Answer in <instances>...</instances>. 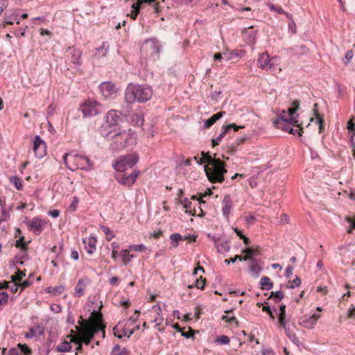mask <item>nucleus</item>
<instances>
[{
	"label": "nucleus",
	"instance_id": "obj_56",
	"mask_svg": "<svg viewBox=\"0 0 355 355\" xmlns=\"http://www.w3.org/2000/svg\"><path fill=\"white\" fill-rule=\"evenodd\" d=\"M78 202H79L78 198L76 196L73 197V200L69 206V209L71 211H75L77 209Z\"/></svg>",
	"mask_w": 355,
	"mask_h": 355
},
{
	"label": "nucleus",
	"instance_id": "obj_36",
	"mask_svg": "<svg viewBox=\"0 0 355 355\" xmlns=\"http://www.w3.org/2000/svg\"><path fill=\"white\" fill-rule=\"evenodd\" d=\"M18 14L13 12L10 16H6L4 22L7 24H13V21H16L17 24H19L20 19H18Z\"/></svg>",
	"mask_w": 355,
	"mask_h": 355
},
{
	"label": "nucleus",
	"instance_id": "obj_55",
	"mask_svg": "<svg viewBox=\"0 0 355 355\" xmlns=\"http://www.w3.org/2000/svg\"><path fill=\"white\" fill-rule=\"evenodd\" d=\"M222 320L229 323H235L236 326L239 325V322L235 317L229 318L227 315H223Z\"/></svg>",
	"mask_w": 355,
	"mask_h": 355
},
{
	"label": "nucleus",
	"instance_id": "obj_3",
	"mask_svg": "<svg viewBox=\"0 0 355 355\" xmlns=\"http://www.w3.org/2000/svg\"><path fill=\"white\" fill-rule=\"evenodd\" d=\"M153 95L151 87L148 85L130 84L125 93V98L128 103H145L150 100Z\"/></svg>",
	"mask_w": 355,
	"mask_h": 355
},
{
	"label": "nucleus",
	"instance_id": "obj_37",
	"mask_svg": "<svg viewBox=\"0 0 355 355\" xmlns=\"http://www.w3.org/2000/svg\"><path fill=\"white\" fill-rule=\"evenodd\" d=\"M10 182L15 185V188L17 190L22 189V187H23L22 182H23V181L19 177H17V176H12L10 178Z\"/></svg>",
	"mask_w": 355,
	"mask_h": 355
},
{
	"label": "nucleus",
	"instance_id": "obj_13",
	"mask_svg": "<svg viewBox=\"0 0 355 355\" xmlns=\"http://www.w3.org/2000/svg\"><path fill=\"white\" fill-rule=\"evenodd\" d=\"M99 89L105 98H108L112 94H116L117 91L115 85L109 81L102 83L99 85Z\"/></svg>",
	"mask_w": 355,
	"mask_h": 355
},
{
	"label": "nucleus",
	"instance_id": "obj_33",
	"mask_svg": "<svg viewBox=\"0 0 355 355\" xmlns=\"http://www.w3.org/2000/svg\"><path fill=\"white\" fill-rule=\"evenodd\" d=\"M71 335L69 336L70 337V341L71 343H73L75 344L80 345L83 344V338L82 335H77L75 334V332L73 330L71 331Z\"/></svg>",
	"mask_w": 355,
	"mask_h": 355
},
{
	"label": "nucleus",
	"instance_id": "obj_58",
	"mask_svg": "<svg viewBox=\"0 0 355 355\" xmlns=\"http://www.w3.org/2000/svg\"><path fill=\"white\" fill-rule=\"evenodd\" d=\"M278 318L279 326L283 327L286 330V331H287L286 315H279Z\"/></svg>",
	"mask_w": 355,
	"mask_h": 355
},
{
	"label": "nucleus",
	"instance_id": "obj_26",
	"mask_svg": "<svg viewBox=\"0 0 355 355\" xmlns=\"http://www.w3.org/2000/svg\"><path fill=\"white\" fill-rule=\"evenodd\" d=\"M261 288L262 290H270L273 286V283L268 277H263L260 280Z\"/></svg>",
	"mask_w": 355,
	"mask_h": 355
},
{
	"label": "nucleus",
	"instance_id": "obj_52",
	"mask_svg": "<svg viewBox=\"0 0 355 355\" xmlns=\"http://www.w3.org/2000/svg\"><path fill=\"white\" fill-rule=\"evenodd\" d=\"M162 311H161V309L160 307L158 308V312H157V317L155 318L153 322L155 323L156 326H159L161 325V324L162 323L164 319L162 317V315H160V313H161Z\"/></svg>",
	"mask_w": 355,
	"mask_h": 355
},
{
	"label": "nucleus",
	"instance_id": "obj_63",
	"mask_svg": "<svg viewBox=\"0 0 355 355\" xmlns=\"http://www.w3.org/2000/svg\"><path fill=\"white\" fill-rule=\"evenodd\" d=\"M301 284V279L300 277H296L295 279L293 281L292 284L290 286H288L289 288H294L295 287H297Z\"/></svg>",
	"mask_w": 355,
	"mask_h": 355
},
{
	"label": "nucleus",
	"instance_id": "obj_46",
	"mask_svg": "<svg viewBox=\"0 0 355 355\" xmlns=\"http://www.w3.org/2000/svg\"><path fill=\"white\" fill-rule=\"evenodd\" d=\"M148 43L150 44V48L153 50L154 52L159 53L160 49L159 44L155 41L154 39L148 41Z\"/></svg>",
	"mask_w": 355,
	"mask_h": 355
},
{
	"label": "nucleus",
	"instance_id": "obj_45",
	"mask_svg": "<svg viewBox=\"0 0 355 355\" xmlns=\"http://www.w3.org/2000/svg\"><path fill=\"white\" fill-rule=\"evenodd\" d=\"M229 343L230 338L225 335H222L215 340V343L219 345H226L228 344Z\"/></svg>",
	"mask_w": 355,
	"mask_h": 355
},
{
	"label": "nucleus",
	"instance_id": "obj_44",
	"mask_svg": "<svg viewBox=\"0 0 355 355\" xmlns=\"http://www.w3.org/2000/svg\"><path fill=\"white\" fill-rule=\"evenodd\" d=\"M26 276V270L21 271L19 269L17 270V272L15 275L11 276V279L12 282H20L24 277Z\"/></svg>",
	"mask_w": 355,
	"mask_h": 355
},
{
	"label": "nucleus",
	"instance_id": "obj_10",
	"mask_svg": "<svg viewBox=\"0 0 355 355\" xmlns=\"http://www.w3.org/2000/svg\"><path fill=\"white\" fill-rule=\"evenodd\" d=\"M46 144L42 138L37 135L33 141V150L35 156L37 158H42L46 155Z\"/></svg>",
	"mask_w": 355,
	"mask_h": 355
},
{
	"label": "nucleus",
	"instance_id": "obj_41",
	"mask_svg": "<svg viewBox=\"0 0 355 355\" xmlns=\"http://www.w3.org/2000/svg\"><path fill=\"white\" fill-rule=\"evenodd\" d=\"M170 239L172 241L173 247V248H177L178 245V242L179 241L183 240V236H182L179 233H175V234H172L170 236Z\"/></svg>",
	"mask_w": 355,
	"mask_h": 355
},
{
	"label": "nucleus",
	"instance_id": "obj_53",
	"mask_svg": "<svg viewBox=\"0 0 355 355\" xmlns=\"http://www.w3.org/2000/svg\"><path fill=\"white\" fill-rule=\"evenodd\" d=\"M64 291V286H59L52 288V294L53 295H59Z\"/></svg>",
	"mask_w": 355,
	"mask_h": 355
},
{
	"label": "nucleus",
	"instance_id": "obj_19",
	"mask_svg": "<svg viewBox=\"0 0 355 355\" xmlns=\"http://www.w3.org/2000/svg\"><path fill=\"white\" fill-rule=\"evenodd\" d=\"M44 333V329L42 326L36 325L29 328L28 332L26 333L25 337L26 338H32L34 336H42Z\"/></svg>",
	"mask_w": 355,
	"mask_h": 355
},
{
	"label": "nucleus",
	"instance_id": "obj_43",
	"mask_svg": "<svg viewBox=\"0 0 355 355\" xmlns=\"http://www.w3.org/2000/svg\"><path fill=\"white\" fill-rule=\"evenodd\" d=\"M15 246L20 248L24 252L27 250V245L24 241V236H21L16 242Z\"/></svg>",
	"mask_w": 355,
	"mask_h": 355
},
{
	"label": "nucleus",
	"instance_id": "obj_25",
	"mask_svg": "<svg viewBox=\"0 0 355 355\" xmlns=\"http://www.w3.org/2000/svg\"><path fill=\"white\" fill-rule=\"evenodd\" d=\"M318 104L315 103L313 105V110L314 112V115L316 117V123L319 125V132H322V130L324 129V119L323 117L318 113Z\"/></svg>",
	"mask_w": 355,
	"mask_h": 355
},
{
	"label": "nucleus",
	"instance_id": "obj_14",
	"mask_svg": "<svg viewBox=\"0 0 355 355\" xmlns=\"http://www.w3.org/2000/svg\"><path fill=\"white\" fill-rule=\"evenodd\" d=\"M67 53L70 55V61L71 63L77 66H80L82 64V53L79 49H76L73 47H69Z\"/></svg>",
	"mask_w": 355,
	"mask_h": 355
},
{
	"label": "nucleus",
	"instance_id": "obj_34",
	"mask_svg": "<svg viewBox=\"0 0 355 355\" xmlns=\"http://www.w3.org/2000/svg\"><path fill=\"white\" fill-rule=\"evenodd\" d=\"M250 271L255 277H258L260 272L262 271V268L254 261V263H251V266H250Z\"/></svg>",
	"mask_w": 355,
	"mask_h": 355
},
{
	"label": "nucleus",
	"instance_id": "obj_5",
	"mask_svg": "<svg viewBox=\"0 0 355 355\" xmlns=\"http://www.w3.org/2000/svg\"><path fill=\"white\" fill-rule=\"evenodd\" d=\"M139 160L137 154H128L121 156L113 164L114 169L119 172H124L128 168L133 167Z\"/></svg>",
	"mask_w": 355,
	"mask_h": 355
},
{
	"label": "nucleus",
	"instance_id": "obj_39",
	"mask_svg": "<svg viewBox=\"0 0 355 355\" xmlns=\"http://www.w3.org/2000/svg\"><path fill=\"white\" fill-rule=\"evenodd\" d=\"M227 133V129H225V125H223L222 132L216 138L212 139L213 146H215L218 145L222 139L226 135Z\"/></svg>",
	"mask_w": 355,
	"mask_h": 355
},
{
	"label": "nucleus",
	"instance_id": "obj_20",
	"mask_svg": "<svg viewBox=\"0 0 355 355\" xmlns=\"http://www.w3.org/2000/svg\"><path fill=\"white\" fill-rule=\"evenodd\" d=\"M225 114V112L220 111L212 115L209 119H207L204 123V128L208 129L213 125L217 121L222 118Z\"/></svg>",
	"mask_w": 355,
	"mask_h": 355
},
{
	"label": "nucleus",
	"instance_id": "obj_21",
	"mask_svg": "<svg viewBox=\"0 0 355 355\" xmlns=\"http://www.w3.org/2000/svg\"><path fill=\"white\" fill-rule=\"evenodd\" d=\"M242 252L245 254L243 257L244 261L249 260L250 263H254L256 260L253 258L254 256L258 255L259 250L252 248H248L242 250Z\"/></svg>",
	"mask_w": 355,
	"mask_h": 355
},
{
	"label": "nucleus",
	"instance_id": "obj_31",
	"mask_svg": "<svg viewBox=\"0 0 355 355\" xmlns=\"http://www.w3.org/2000/svg\"><path fill=\"white\" fill-rule=\"evenodd\" d=\"M110 355H129V353L125 348L121 349L120 345H116L112 348Z\"/></svg>",
	"mask_w": 355,
	"mask_h": 355
},
{
	"label": "nucleus",
	"instance_id": "obj_30",
	"mask_svg": "<svg viewBox=\"0 0 355 355\" xmlns=\"http://www.w3.org/2000/svg\"><path fill=\"white\" fill-rule=\"evenodd\" d=\"M0 204L1 207V218L0 219V223L3 221H6L10 218L9 211H8L6 208V202L5 201L0 200Z\"/></svg>",
	"mask_w": 355,
	"mask_h": 355
},
{
	"label": "nucleus",
	"instance_id": "obj_1",
	"mask_svg": "<svg viewBox=\"0 0 355 355\" xmlns=\"http://www.w3.org/2000/svg\"><path fill=\"white\" fill-rule=\"evenodd\" d=\"M202 157L198 161V164L207 163L211 166H205V171L208 180L211 183L223 182L225 180L224 174L227 172L225 168V163L218 158H212L209 153L202 152Z\"/></svg>",
	"mask_w": 355,
	"mask_h": 355
},
{
	"label": "nucleus",
	"instance_id": "obj_8",
	"mask_svg": "<svg viewBox=\"0 0 355 355\" xmlns=\"http://www.w3.org/2000/svg\"><path fill=\"white\" fill-rule=\"evenodd\" d=\"M122 121V114L121 112L112 110H110L105 116V122L103 125V128H113V131L120 130L119 124Z\"/></svg>",
	"mask_w": 355,
	"mask_h": 355
},
{
	"label": "nucleus",
	"instance_id": "obj_49",
	"mask_svg": "<svg viewBox=\"0 0 355 355\" xmlns=\"http://www.w3.org/2000/svg\"><path fill=\"white\" fill-rule=\"evenodd\" d=\"M238 54L235 52H223V60L229 61L232 60L234 57H237Z\"/></svg>",
	"mask_w": 355,
	"mask_h": 355
},
{
	"label": "nucleus",
	"instance_id": "obj_27",
	"mask_svg": "<svg viewBox=\"0 0 355 355\" xmlns=\"http://www.w3.org/2000/svg\"><path fill=\"white\" fill-rule=\"evenodd\" d=\"M245 37L248 40V42L249 44H254L256 40V33L254 31L252 30V27H249L248 30L245 31L244 33Z\"/></svg>",
	"mask_w": 355,
	"mask_h": 355
},
{
	"label": "nucleus",
	"instance_id": "obj_60",
	"mask_svg": "<svg viewBox=\"0 0 355 355\" xmlns=\"http://www.w3.org/2000/svg\"><path fill=\"white\" fill-rule=\"evenodd\" d=\"M295 51L298 53L304 54V53H307L308 49L304 45H300V46H295Z\"/></svg>",
	"mask_w": 355,
	"mask_h": 355
},
{
	"label": "nucleus",
	"instance_id": "obj_51",
	"mask_svg": "<svg viewBox=\"0 0 355 355\" xmlns=\"http://www.w3.org/2000/svg\"><path fill=\"white\" fill-rule=\"evenodd\" d=\"M181 203L187 209V211H189V213H191V202L188 198H185L184 200L181 201Z\"/></svg>",
	"mask_w": 355,
	"mask_h": 355
},
{
	"label": "nucleus",
	"instance_id": "obj_9",
	"mask_svg": "<svg viewBox=\"0 0 355 355\" xmlns=\"http://www.w3.org/2000/svg\"><path fill=\"white\" fill-rule=\"evenodd\" d=\"M98 103L96 101L85 102L81 107L80 111L84 117L96 116L99 113Z\"/></svg>",
	"mask_w": 355,
	"mask_h": 355
},
{
	"label": "nucleus",
	"instance_id": "obj_47",
	"mask_svg": "<svg viewBox=\"0 0 355 355\" xmlns=\"http://www.w3.org/2000/svg\"><path fill=\"white\" fill-rule=\"evenodd\" d=\"M230 249V243L228 241H223L218 245V252H228Z\"/></svg>",
	"mask_w": 355,
	"mask_h": 355
},
{
	"label": "nucleus",
	"instance_id": "obj_28",
	"mask_svg": "<svg viewBox=\"0 0 355 355\" xmlns=\"http://www.w3.org/2000/svg\"><path fill=\"white\" fill-rule=\"evenodd\" d=\"M105 42H103L100 46L96 48V53L94 56L98 58L104 57L107 54V47H105Z\"/></svg>",
	"mask_w": 355,
	"mask_h": 355
},
{
	"label": "nucleus",
	"instance_id": "obj_29",
	"mask_svg": "<svg viewBox=\"0 0 355 355\" xmlns=\"http://www.w3.org/2000/svg\"><path fill=\"white\" fill-rule=\"evenodd\" d=\"M71 349V342L64 340L56 347V350L60 352H67Z\"/></svg>",
	"mask_w": 355,
	"mask_h": 355
},
{
	"label": "nucleus",
	"instance_id": "obj_7",
	"mask_svg": "<svg viewBox=\"0 0 355 355\" xmlns=\"http://www.w3.org/2000/svg\"><path fill=\"white\" fill-rule=\"evenodd\" d=\"M112 138L113 141L111 143V146L114 150H120L128 147L129 142L132 139V137L125 130L115 133Z\"/></svg>",
	"mask_w": 355,
	"mask_h": 355
},
{
	"label": "nucleus",
	"instance_id": "obj_23",
	"mask_svg": "<svg viewBox=\"0 0 355 355\" xmlns=\"http://www.w3.org/2000/svg\"><path fill=\"white\" fill-rule=\"evenodd\" d=\"M103 315L101 312L94 310L91 313V317L88 320L91 323L96 324L98 327H104L105 324L101 322Z\"/></svg>",
	"mask_w": 355,
	"mask_h": 355
},
{
	"label": "nucleus",
	"instance_id": "obj_64",
	"mask_svg": "<svg viewBox=\"0 0 355 355\" xmlns=\"http://www.w3.org/2000/svg\"><path fill=\"white\" fill-rule=\"evenodd\" d=\"M8 355H23V354H20L19 349L18 347L17 346V347L10 348L9 349V351L8 352Z\"/></svg>",
	"mask_w": 355,
	"mask_h": 355
},
{
	"label": "nucleus",
	"instance_id": "obj_18",
	"mask_svg": "<svg viewBox=\"0 0 355 355\" xmlns=\"http://www.w3.org/2000/svg\"><path fill=\"white\" fill-rule=\"evenodd\" d=\"M156 0H137L136 3H133L132 5V8L133 10L132 11L130 15L131 18L135 19L139 13L141 5L143 3H151L155 2Z\"/></svg>",
	"mask_w": 355,
	"mask_h": 355
},
{
	"label": "nucleus",
	"instance_id": "obj_24",
	"mask_svg": "<svg viewBox=\"0 0 355 355\" xmlns=\"http://www.w3.org/2000/svg\"><path fill=\"white\" fill-rule=\"evenodd\" d=\"M86 284L83 279H80L75 287V295L78 297H81L85 293Z\"/></svg>",
	"mask_w": 355,
	"mask_h": 355
},
{
	"label": "nucleus",
	"instance_id": "obj_50",
	"mask_svg": "<svg viewBox=\"0 0 355 355\" xmlns=\"http://www.w3.org/2000/svg\"><path fill=\"white\" fill-rule=\"evenodd\" d=\"M130 250L138 252H144L146 250V247L144 244L132 245L129 246Z\"/></svg>",
	"mask_w": 355,
	"mask_h": 355
},
{
	"label": "nucleus",
	"instance_id": "obj_4",
	"mask_svg": "<svg viewBox=\"0 0 355 355\" xmlns=\"http://www.w3.org/2000/svg\"><path fill=\"white\" fill-rule=\"evenodd\" d=\"M63 161L66 167L72 171L78 168L89 171L94 168V162L87 156L67 153L63 155Z\"/></svg>",
	"mask_w": 355,
	"mask_h": 355
},
{
	"label": "nucleus",
	"instance_id": "obj_42",
	"mask_svg": "<svg viewBox=\"0 0 355 355\" xmlns=\"http://www.w3.org/2000/svg\"><path fill=\"white\" fill-rule=\"evenodd\" d=\"M284 297V293L281 291H278L276 292H271L270 295L269 296L268 299H270L272 297H274L275 300L277 302L282 300Z\"/></svg>",
	"mask_w": 355,
	"mask_h": 355
},
{
	"label": "nucleus",
	"instance_id": "obj_15",
	"mask_svg": "<svg viewBox=\"0 0 355 355\" xmlns=\"http://www.w3.org/2000/svg\"><path fill=\"white\" fill-rule=\"evenodd\" d=\"M320 318V315L313 314L309 318H302L300 322V324L307 329H313Z\"/></svg>",
	"mask_w": 355,
	"mask_h": 355
},
{
	"label": "nucleus",
	"instance_id": "obj_32",
	"mask_svg": "<svg viewBox=\"0 0 355 355\" xmlns=\"http://www.w3.org/2000/svg\"><path fill=\"white\" fill-rule=\"evenodd\" d=\"M130 248L121 251V256L123 257V261L125 265H127L131 261V259L135 257L133 254H130Z\"/></svg>",
	"mask_w": 355,
	"mask_h": 355
},
{
	"label": "nucleus",
	"instance_id": "obj_11",
	"mask_svg": "<svg viewBox=\"0 0 355 355\" xmlns=\"http://www.w3.org/2000/svg\"><path fill=\"white\" fill-rule=\"evenodd\" d=\"M45 223L44 220L35 217L31 220L28 221L27 225L30 231L34 232L36 235H38L42 232L43 226Z\"/></svg>",
	"mask_w": 355,
	"mask_h": 355
},
{
	"label": "nucleus",
	"instance_id": "obj_62",
	"mask_svg": "<svg viewBox=\"0 0 355 355\" xmlns=\"http://www.w3.org/2000/svg\"><path fill=\"white\" fill-rule=\"evenodd\" d=\"M347 129L349 132H352V135L355 133V124L353 122V118L348 121L347 122Z\"/></svg>",
	"mask_w": 355,
	"mask_h": 355
},
{
	"label": "nucleus",
	"instance_id": "obj_48",
	"mask_svg": "<svg viewBox=\"0 0 355 355\" xmlns=\"http://www.w3.org/2000/svg\"><path fill=\"white\" fill-rule=\"evenodd\" d=\"M235 233L239 236L241 239L243 240V243L248 245L250 243V239L243 234L242 232L237 228L234 229Z\"/></svg>",
	"mask_w": 355,
	"mask_h": 355
},
{
	"label": "nucleus",
	"instance_id": "obj_59",
	"mask_svg": "<svg viewBox=\"0 0 355 355\" xmlns=\"http://www.w3.org/2000/svg\"><path fill=\"white\" fill-rule=\"evenodd\" d=\"M102 230L106 234L107 239L108 241H110L114 237V234H112L110 230L107 227L102 226Z\"/></svg>",
	"mask_w": 355,
	"mask_h": 355
},
{
	"label": "nucleus",
	"instance_id": "obj_12",
	"mask_svg": "<svg viewBox=\"0 0 355 355\" xmlns=\"http://www.w3.org/2000/svg\"><path fill=\"white\" fill-rule=\"evenodd\" d=\"M273 59V58H270L268 53H261L257 60L259 67L263 70L270 69L274 65L272 62Z\"/></svg>",
	"mask_w": 355,
	"mask_h": 355
},
{
	"label": "nucleus",
	"instance_id": "obj_38",
	"mask_svg": "<svg viewBox=\"0 0 355 355\" xmlns=\"http://www.w3.org/2000/svg\"><path fill=\"white\" fill-rule=\"evenodd\" d=\"M267 6H268L269 9L272 11H276L277 12L279 13V14H285L286 15L287 17L289 18L290 17V15L288 13V12H286L282 7L280 6H275L274 4H272V3H267Z\"/></svg>",
	"mask_w": 355,
	"mask_h": 355
},
{
	"label": "nucleus",
	"instance_id": "obj_40",
	"mask_svg": "<svg viewBox=\"0 0 355 355\" xmlns=\"http://www.w3.org/2000/svg\"><path fill=\"white\" fill-rule=\"evenodd\" d=\"M17 347L19 349L20 354H24L25 355H28L32 354L31 349L26 344H17Z\"/></svg>",
	"mask_w": 355,
	"mask_h": 355
},
{
	"label": "nucleus",
	"instance_id": "obj_57",
	"mask_svg": "<svg viewBox=\"0 0 355 355\" xmlns=\"http://www.w3.org/2000/svg\"><path fill=\"white\" fill-rule=\"evenodd\" d=\"M236 260H239L240 261H244L243 257H242L241 255H235L234 257H232L230 259H225V263L228 265L230 263H233L236 262Z\"/></svg>",
	"mask_w": 355,
	"mask_h": 355
},
{
	"label": "nucleus",
	"instance_id": "obj_61",
	"mask_svg": "<svg viewBox=\"0 0 355 355\" xmlns=\"http://www.w3.org/2000/svg\"><path fill=\"white\" fill-rule=\"evenodd\" d=\"M27 28V26H26L25 28H18L17 30L15 31L14 32V35L17 37H24L25 36V32H26V29Z\"/></svg>",
	"mask_w": 355,
	"mask_h": 355
},
{
	"label": "nucleus",
	"instance_id": "obj_2",
	"mask_svg": "<svg viewBox=\"0 0 355 355\" xmlns=\"http://www.w3.org/2000/svg\"><path fill=\"white\" fill-rule=\"evenodd\" d=\"M300 102L295 100L292 103V107L288 109V112L283 111L276 120L273 121L275 126L278 129H282L288 132H293V126H299L298 116L297 113L300 108Z\"/></svg>",
	"mask_w": 355,
	"mask_h": 355
},
{
	"label": "nucleus",
	"instance_id": "obj_17",
	"mask_svg": "<svg viewBox=\"0 0 355 355\" xmlns=\"http://www.w3.org/2000/svg\"><path fill=\"white\" fill-rule=\"evenodd\" d=\"M222 212L225 217L227 218L232 208V201L230 195L225 196L223 202Z\"/></svg>",
	"mask_w": 355,
	"mask_h": 355
},
{
	"label": "nucleus",
	"instance_id": "obj_35",
	"mask_svg": "<svg viewBox=\"0 0 355 355\" xmlns=\"http://www.w3.org/2000/svg\"><path fill=\"white\" fill-rule=\"evenodd\" d=\"M205 282H206V279L202 277V276H200L199 279H197L196 280L195 284L189 286V288H193L194 286H196L198 288L203 290L205 288Z\"/></svg>",
	"mask_w": 355,
	"mask_h": 355
},
{
	"label": "nucleus",
	"instance_id": "obj_22",
	"mask_svg": "<svg viewBox=\"0 0 355 355\" xmlns=\"http://www.w3.org/2000/svg\"><path fill=\"white\" fill-rule=\"evenodd\" d=\"M83 243L85 244L87 253L92 254L96 250V239L93 236H90L88 239H84Z\"/></svg>",
	"mask_w": 355,
	"mask_h": 355
},
{
	"label": "nucleus",
	"instance_id": "obj_54",
	"mask_svg": "<svg viewBox=\"0 0 355 355\" xmlns=\"http://www.w3.org/2000/svg\"><path fill=\"white\" fill-rule=\"evenodd\" d=\"M8 295L6 292L0 293V304L4 305L8 302Z\"/></svg>",
	"mask_w": 355,
	"mask_h": 355
},
{
	"label": "nucleus",
	"instance_id": "obj_16",
	"mask_svg": "<svg viewBox=\"0 0 355 355\" xmlns=\"http://www.w3.org/2000/svg\"><path fill=\"white\" fill-rule=\"evenodd\" d=\"M139 171H134L131 174L126 175H123L121 180H118L120 184L126 187H131L135 182L138 177Z\"/></svg>",
	"mask_w": 355,
	"mask_h": 355
},
{
	"label": "nucleus",
	"instance_id": "obj_6",
	"mask_svg": "<svg viewBox=\"0 0 355 355\" xmlns=\"http://www.w3.org/2000/svg\"><path fill=\"white\" fill-rule=\"evenodd\" d=\"M80 318L81 320L78 321V324L81 326L82 334L83 336L92 340L97 332L102 331L103 336L105 337L106 326L98 327L96 324L89 322V320H83L82 317Z\"/></svg>",
	"mask_w": 355,
	"mask_h": 355
}]
</instances>
